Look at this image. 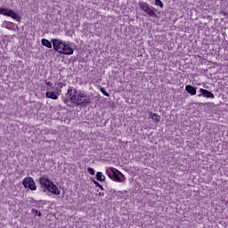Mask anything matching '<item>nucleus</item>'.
Segmentation results:
<instances>
[{
	"instance_id": "nucleus-1",
	"label": "nucleus",
	"mask_w": 228,
	"mask_h": 228,
	"mask_svg": "<svg viewBox=\"0 0 228 228\" xmlns=\"http://www.w3.org/2000/svg\"><path fill=\"white\" fill-rule=\"evenodd\" d=\"M63 102L69 108H72L73 104L86 108V106L92 104V99L86 94L77 91L72 86H69Z\"/></svg>"
},
{
	"instance_id": "nucleus-2",
	"label": "nucleus",
	"mask_w": 228,
	"mask_h": 228,
	"mask_svg": "<svg viewBox=\"0 0 228 228\" xmlns=\"http://www.w3.org/2000/svg\"><path fill=\"white\" fill-rule=\"evenodd\" d=\"M39 183L43 191H49L53 195H60V190L58 186L53 183L47 176H42L39 178Z\"/></svg>"
},
{
	"instance_id": "nucleus-3",
	"label": "nucleus",
	"mask_w": 228,
	"mask_h": 228,
	"mask_svg": "<svg viewBox=\"0 0 228 228\" xmlns=\"http://www.w3.org/2000/svg\"><path fill=\"white\" fill-rule=\"evenodd\" d=\"M106 175H108V177L112 181H115V183H124V181H126V175L114 167L107 168Z\"/></svg>"
},
{
	"instance_id": "nucleus-4",
	"label": "nucleus",
	"mask_w": 228,
	"mask_h": 228,
	"mask_svg": "<svg viewBox=\"0 0 228 228\" xmlns=\"http://www.w3.org/2000/svg\"><path fill=\"white\" fill-rule=\"evenodd\" d=\"M139 6L144 13L149 15V17H157L156 12L154 11V7L150 6L149 4L142 2L139 4Z\"/></svg>"
},
{
	"instance_id": "nucleus-5",
	"label": "nucleus",
	"mask_w": 228,
	"mask_h": 228,
	"mask_svg": "<svg viewBox=\"0 0 228 228\" xmlns=\"http://www.w3.org/2000/svg\"><path fill=\"white\" fill-rule=\"evenodd\" d=\"M51 42L53 44V47L54 51H56L60 54H61V51L63 49L65 41H63L61 39L53 38V39H51Z\"/></svg>"
},
{
	"instance_id": "nucleus-6",
	"label": "nucleus",
	"mask_w": 228,
	"mask_h": 228,
	"mask_svg": "<svg viewBox=\"0 0 228 228\" xmlns=\"http://www.w3.org/2000/svg\"><path fill=\"white\" fill-rule=\"evenodd\" d=\"M22 184L25 188H29L32 191L37 190V185L35 184V180L31 177H27L22 180Z\"/></svg>"
},
{
	"instance_id": "nucleus-7",
	"label": "nucleus",
	"mask_w": 228,
	"mask_h": 228,
	"mask_svg": "<svg viewBox=\"0 0 228 228\" xmlns=\"http://www.w3.org/2000/svg\"><path fill=\"white\" fill-rule=\"evenodd\" d=\"M0 15H5L6 17H12V19H19V14L13 12L12 9L1 8Z\"/></svg>"
},
{
	"instance_id": "nucleus-8",
	"label": "nucleus",
	"mask_w": 228,
	"mask_h": 228,
	"mask_svg": "<svg viewBox=\"0 0 228 228\" xmlns=\"http://www.w3.org/2000/svg\"><path fill=\"white\" fill-rule=\"evenodd\" d=\"M61 54H74V48H71L70 45H69V42L67 43V41H64V45L62 46V50L61 51Z\"/></svg>"
},
{
	"instance_id": "nucleus-9",
	"label": "nucleus",
	"mask_w": 228,
	"mask_h": 228,
	"mask_svg": "<svg viewBox=\"0 0 228 228\" xmlns=\"http://www.w3.org/2000/svg\"><path fill=\"white\" fill-rule=\"evenodd\" d=\"M200 94L199 97H205L206 99H215V94L207 89L200 88Z\"/></svg>"
},
{
	"instance_id": "nucleus-10",
	"label": "nucleus",
	"mask_w": 228,
	"mask_h": 228,
	"mask_svg": "<svg viewBox=\"0 0 228 228\" xmlns=\"http://www.w3.org/2000/svg\"><path fill=\"white\" fill-rule=\"evenodd\" d=\"M59 94L54 93V92H51V91H47L45 94V96L48 99H53V101H57L58 97H59Z\"/></svg>"
},
{
	"instance_id": "nucleus-11",
	"label": "nucleus",
	"mask_w": 228,
	"mask_h": 228,
	"mask_svg": "<svg viewBox=\"0 0 228 228\" xmlns=\"http://www.w3.org/2000/svg\"><path fill=\"white\" fill-rule=\"evenodd\" d=\"M185 90L188 92V94H191V95L197 94V88L193 87V86H186Z\"/></svg>"
},
{
	"instance_id": "nucleus-12",
	"label": "nucleus",
	"mask_w": 228,
	"mask_h": 228,
	"mask_svg": "<svg viewBox=\"0 0 228 228\" xmlns=\"http://www.w3.org/2000/svg\"><path fill=\"white\" fill-rule=\"evenodd\" d=\"M42 45H45V47H47L48 49H53V42L49 41L48 39H42L41 40Z\"/></svg>"
},
{
	"instance_id": "nucleus-13",
	"label": "nucleus",
	"mask_w": 228,
	"mask_h": 228,
	"mask_svg": "<svg viewBox=\"0 0 228 228\" xmlns=\"http://www.w3.org/2000/svg\"><path fill=\"white\" fill-rule=\"evenodd\" d=\"M149 115L154 122H160L161 116L158 115V113L149 112Z\"/></svg>"
},
{
	"instance_id": "nucleus-14",
	"label": "nucleus",
	"mask_w": 228,
	"mask_h": 228,
	"mask_svg": "<svg viewBox=\"0 0 228 228\" xmlns=\"http://www.w3.org/2000/svg\"><path fill=\"white\" fill-rule=\"evenodd\" d=\"M96 179H97V181L102 182V181H104V179H106V176H104V175H102V172H97Z\"/></svg>"
},
{
	"instance_id": "nucleus-15",
	"label": "nucleus",
	"mask_w": 228,
	"mask_h": 228,
	"mask_svg": "<svg viewBox=\"0 0 228 228\" xmlns=\"http://www.w3.org/2000/svg\"><path fill=\"white\" fill-rule=\"evenodd\" d=\"M32 215H35V216H42V213L35 208L31 210Z\"/></svg>"
},
{
	"instance_id": "nucleus-16",
	"label": "nucleus",
	"mask_w": 228,
	"mask_h": 228,
	"mask_svg": "<svg viewBox=\"0 0 228 228\" xmlns=\"http://www.w3.org/2000/svg\"><path fill=\"white\" fill-rule=\"evenodd\" d=\"M155 5L163 8V2H161V0H155Z\"/></svg>"
},
{
	"instance_id": "nucleus-17",
	"label": "nucleus",
	"mask_w": 228,
	"mask_h": 228,
	"mask_svg": "<svg viewBox=\"0 0 228 228\" xmlns=\"http://www.w3.org/2000/svg\"><path fill=\"white\" fill-rule=\"evenodd\" d=\"M102 94H103V95H105V97H110V94H108V92H106V89H104V87H101L100 88Z\"/></svg>"
},
{
	"instance_id": "nucleus-18",
	"label": "nucleus",
	"mask_w": 228,
	"mask_h": 228,
	"mask_svg": "<svg viewBox=\"0 0 228 228\" xmlns=\"http://www.w3.org/2000/svg\"><path fill=\"white\" fill-rule=\"evenodd\" d=\"M87 172L90 174V175H95V170H94L92 167H88Z\"/></svg>"
},
{
	"instance_id": "nucleus-19",
	"label": "nucleus",
	"mask_w": 228,
	"mask_h": 228,
	"mask_svg": "<svg viewBox=\"0 0 228 228\" xmlns=\"http://www.w3.org/2000/svg\"><path fill=\"white\" fill-rule=\"evenodd\" d=\"M94 183L98 186V188H101V190H104V187H102V185H101V183H99V182L97 181H94Z\"/></svg>"
},
{
	"instance_id": "nucleus-20",
	"label": "nucleus",
	"mask_w": 228,
	"mask_h": 228,
	"mask_svg": "<svg viewBox=\"0 0 228 228\" xmlns=\"http://www.w3.org/2000/svg\"><path fill=\"white\" fill-rule=\"evenodd\" d=\"M45 85H46L47 86H53V83H52V82L46 81V82H45Z\"/></svg>"
},
{
	"instance_id": "nucleus-21",
	"label": "nucleus",
	"mask_w": 228,
	"mask_h": 228,
	"mask_svg": "<svg viewBox=\"0 0 228 228\" xmlns=\"http://www.w3.org/2000/svg\"><path fill=\"white\" fill-rule=\"evenodd\" d=\"M100 197H104V192H99Z\"/></svg>"
}]
</instances>
